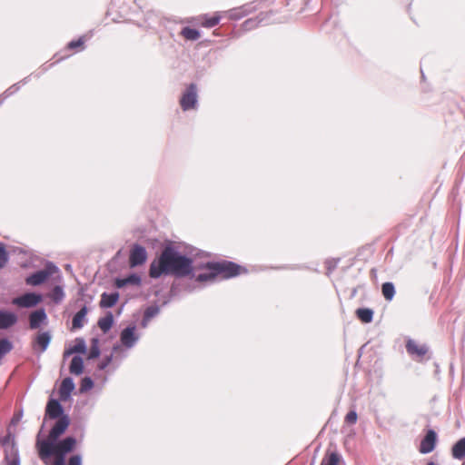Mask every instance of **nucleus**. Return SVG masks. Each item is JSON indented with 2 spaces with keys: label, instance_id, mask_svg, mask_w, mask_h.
Returning <instances> with one entry per match:
<instances>
[{
  "label": "nucleus",
  "instance_id": "1",
  "mask_svg": "<svg viewBox=\"0 0 465 465\" xmlns=\"http://www.w3.org/2000/svg\"><path fill=\"white\" fill-rule=\"evenodd\" d=\"M55 420L56 421L50 430L48 437L36 441L40 459L45 464L53 460L54 462L51 465H82V456L80 454H72L66 460L67 455L75 448L76 439L68 436L59 440V437L64 433L70 424L68 415H63Z\"/></svg>",
  "mask_w": 465,
  "mask_h": 465
},
{
  "label": "nucleus",
  "instance_id": "2",
  "mask_svg": "<svg viewBox=\"0 0 465 465\" xmlns=\"http://www.w3.org/2000/svg\"><path fill=\"white\" fill-rule=\"evenodd\" d=\"M193 272V260L180 253L173 246L166 245L158 258L154 259L149 268V276L158 279L162 275L177 278L185 277Z\"/></svg>",
  "mask_w": 465,
  "mask_h": 465
},
{
  "label": "nucleus",
  "instance_id": "3",
  "mask_svg": "<svg viewBox=\"0 0 465 465\" xmlns=\"http://www.w3.org/2000/svg\"><path fill=\"white\" fill-rule=\"evenodd\" d=\"M206 267L208 270H213L217 276L221 275L225 279L235 277L241 274L242 272H246V269L241 265L229 261L208 262Z\"/></svg>",
  "mask_w": 465,
  "mask_h": 465
},
{
  "label": "nucleus",
  "instance_id": "4",
  "mask_svg": "<svg viewBox=\"0 0 465 465\" xmlns=\"http://www.w3.org/2000/svg\"><path fill=\"white\" fill-rule=\"evenodd\" d=\"M1 444L4 449L5 465H20L19 450L15 442V435L10 430L3 437Z\"/></svg>",
  "mask_w": 465,
  "mask_h": 465
},
{
  "label": "nucleus",
  "instance_id": "5",
  "mask_svg": "<svg viewBox=\"0 0 465 465\" xmlns=\"http://www.w3.org/2000/svg\"><path fill=\"white\" fill-rule=\"evenodd\" d=\"M59 272L58 267L52 262H47L45 268L38 270L25 279V283L31 286H38L46 282L49 277Z\"/></svg>",
  "mask_w": 465,
  "mask_h": 465
},
{
  "label": "nucleus",
  "instance_id": "6",
  "mask_svg": "<svg viewBox=\"0 0 465 465\" xmlns=\"http://www.w3.org/2000/svg\"><path fill=\"white\" fill-rule=\"evenodd\" d=\"M198 104V88L196 84H190L182 94L180 105L183 111L196 108Z\"/></svg>",
  "mask_w": 465,
  "mask_h": 465
},
{
  "label": "nucleus",
  "instance_id": "7",
  "mask_svg": "<svg viewBox=\"0 0 465 465\" xmlns=\"http://www.w3.org/2000/svg\"><path fill=\"white\" fill-rule=\"evenodd\" d=\"M147 259V252L146 249L135 243L133 245L130 255H129V265L131 268H134L143 264Z\"/></svg>",
  "mask_w": 465,
  "mask_h": 465
},
{
  "label": "nucleus",
  "instance_id": "8",
  "mask_svg": "<svg viewBox=\"0 0 465 465\" xmlns=\"http://www.w3.org/2000/svg\"><path fill=\"white\" fill-rule=\"evenodd\" d=\"M42 301V296L35 292H26L13 300V303L22 308H32Z\"/></svg>",
  "mask_w": 465,
  "mask_h": 465
},
{
  "label": "nucleus",
  "instance_id": "9",
  "mask_svg": "<svg viewBox=\"0 0 465 465\" xmlns=\"http://www.w3.org/2000/svg\"><path fill=\"white\" fill-rule=\"evenodd\" d=\"M51 339L52 335L49 331L38 332L32 341L33 350L37 354L45 352L51 342Z\"/></svg>",
  "mask_w": 465,
  "mask_h": 465
},
{
  "label": "nucleus",
  "instance_id": "10",
  "mask_svg": "<svg viewBox=\"0 0 465 465\" xmlns=\"http://www.w3.org/2000/svg\"><path fill=\"white\" fill-rule=\"evenodd\" d=\"M406 351L415 360H421L429 351L426 344H418L414 340L409 339L406 341Z\"/></svg>",
  "mask_w": 465,
  "mask_h": 465
},
{
  "label": "nucleus",
  "instance_id": "11",
  "mask_svg": "<svg viewBox=\"0 0 465 465\" xmlns=\"http://www.w3.org/2000/svg\"><path fill=\"white\" fill-rule=\"evenodd\" d=\"M437 433L434 430L430 429L427 430L425 436L420 441V451L423 454L431 452L436 445Z\"/></svg>",
  "mask_w": 465,
  "mask_h": 465
},
{
  "label": "nucleus",
  "instance_id": "12",
  "mask_svg": "<svg viewBox=\"0 0 465 465\" xmlns=\"http://www.w3.org/2000/svg\"><path fill=\"white\" fill-rule=\"evenodd\" d=\"M139 337L135 334V326H127L120 334V341L124 346L130 349L137 342Z\"/></svg>",
  "mask_w": 465,
  "mask_h": 465
},
{
  "label": "nucleus",
  "instance_id": "13",
  "mask_svg": "<svg viewBox=\"0 0 465 465\" xmlns=\"http://www.w3.org/2000/svg\"><path fill=\"white\" fill-rule=\"evenodd\" d=\"M65 415L64 407L60 403V401L56 399H50L47 401L45 407V416H47L51 420H55L60 418L61 416Z\"/></svg>",
  "mask_w": 465,
  "mask_h": 465
},
{
  "label": "nucleus",
  "instance_id": "14",
  "mask_svg": "<svg viewBox=\"0 0 465 465\" xmlns=\"http://www.w3.org/2000/svg\"><path fill=\"white\" fill-rule=\"evenodd\" d=\"M75 388L74 380L71 377L64 378L59 388V397L63 401H66L70 399L72 392Z\"/></svg>",
  "mask_w": 465,
  "mask_h": 465
},
{
  "label": "nucleus",
  "instance_id": "15",
  "mask_svg": "<svg viewBox=\"0 0 465 465\" xmlns=\"http://www.w3.org/2000/svg\"><path fill=\"white\" fill-rule=\"evenodd\" d=\"M18 321L16 314L7 310H0V330L13 327Z\"/></svg>",
  "mask_w": 465,
  "mask_h": 465
},
{
  "label": "nucleus",
  "instance_id": "16",
  "mask_svg": "<svg viewBox=\"0 0 465 465\" xmlns=\"http://www.w3.org/2000/svg\"><path fill=\"white\" fill-rule=\"evenodd\" d=\"M46 312L43 308L32 312L29 315L30 329H38L41 326V324L46 320Z\"/></svg>",
  "mask_w": 465,
  "mask_h": 465
},
{
  "label": "nucleus",
  "instance_id": "17",
  "mask_svg": "<svg viewBox=\"0 0 465 465\" xmlns=\"http://www.w3.org/2000/svg\"><path fill=\"white\" fill-rule=\"evenodd\" d=\"M142 282L141 277L137 273H130L124 278H116L114 285L116 288L121 289L126 285H140Z\"/></svg>",
  "mask_w": 465,
  "mask_h": 465
},
{
  "label": "nucleus",
  "instance_id": "18",
  "mask_svg": "<svg viewBox=\"0 0 465 465\" xmlns=\"http://www.w3.org/2000/svg\"><path fill=\"white\" fill-rule=\"evenodd\" d=\"M271 14L272 12L260 13L256 17L245 20L242 25V29L244 31H251L256 28L259 25L262 24V22L266 20Z\"/></svg>",
  "mask_w": 465,
  "mask_h": 465
},
{
  "label": "nucleus",
  "instance_id": "19",
  "mask_svg": "<svg viewBox=\"0 0 465 465\" xmlns=\"http://www.w3.org/2000/svg\"><path fill=\"white\" fill-rule=\"evenodd\" d=\"M119 300V292H103L100 300V307L101 308H112L114 307Z\"/></svg>",
  "mask_w": 465,
  "mask_h": 465
},
{
  "label": "nucleus",
  "instance_id": "20",
  "mask_svg": "<svg viewBox=\"0 0 465 465\" xmlns=\"http://www.w3.org/2000/svg\"><path fill=\"white\" fill-rule=\"evenodd\" d=\"M88 309L84 305L79 312H77L72 320V330L81 329L84 325V322Z\"/></svg>",
  "mask_w": 465,
  "mask_h": 465
},
{
  "label": "nucleus",
  "instance_id": "21",
  "mask_svg": "<svg viewBox=\"0 0 465 465\" xmlns=\"http://www.w3.org/2000/svg\"><path fill=\"white\" fill-rule=\"evenodd\" d=\"M114 324V315L111 312H107L104 317L98 320L97 325L104 333L108 332Z\"/></svg>",
  "mask_w": 465,
  "mask_h": 465
},
{
  "label": "nucleus",
  "instance_id": "22",
  "mask_svg": "<svg viewBox=\"0 0 465 465\" xmlns=\"http://www.w3.org/2000/svg\"><path fill=\"white\" fill-rule=\"evenodd\" d=\"M251 11V5H244L237 8H232L229 10L228 13L231 19L239 20L247 15Z\"/></svg>",
  "mask_w": 465,
  "mask_h": 465
},
{
  "label": "nucleus",
  "instance_id": "23",
  "mask_svg": "<svg viewBox=\"0 0 465 465\" xmlns=\"http://www.w3.org/2000/svg\"><path fill=\"white\" fill-rule=\"evenodd\" d=\"M69 371L71 373L80 375L84 371V361L81 356L75 355L72 358Z\"/></svg>",
  "mask_w": 465,
  "mask_h": 465
},
{
  "label": "nucleus",
  "instance_id": "24",
  "mask_svg": "<svg viewBox=\"0 0 465 465\" xmlns=\"http://www.w3.org/2000/svg\"><path fill=\"white\" fill-rule=\"evenodd\" d=\"M356 316L363 323H370L373 319V311L370 308H359L356 310Z\"/></svg>",
  "mask_w": 465,
  "mask_h": 465
},
{
  "label": "nucleus",
  "instance_id": "25",
  "mask_svg": "<svg viewBox=\"0 0 465 465\" xmlns=\"http://www.w3.org/2000/svg\"><path fill=\"white\" fill-rule=\"evenodd\" d=\"M86 352V344L83 338H76L75 343L73 347H71L68 351H64V356H67L71 353H85Z\"/></svg>",
  "mask_w": 465,
  "mask_h": 465
},
{
  "label": "nucleus",
  "instance_id": "26",
  "mask_svg": "<svg viewBox=\"0 0 465 465\" xmlns=\"http://www.w3.org/2000/svg\"><path fill=\"white\" fill-rule=\"evenodd\" d=\"M341 456L336 451H327L320 465H339Z\"/></svg>",
  "mask_w": 465,
  "mask_h": 465
},
{
  "label": "nucleus",
  "instance_id": "27",
  "mask_svg": "<svg viewBox=\"0 0 465 465\" xmlns=\"http://www.w3.org/2000/svg\"><path fill=\"white\" fill-rule=\"evenodd\" d=\"M452 455L456 459H462L465 457V438L459 440L452 447Z\"/></svg>",
  "mask_w": 465,
  "mask_h": 465
},
{
  "label": "nucleus",
  "instance_id": "28",
  "mask_svg": "<svg viewBox=\"0 0 465 465\" xmlns=\"http://www.w3.org/2000/svg\"><path fill=\"white\" fill-rule=\"evenodd\" d=\"M381 292L385 300L391 301L395 295L394 284L391 282H386L382 283Z\"/></svg>",
  "mask_w": 465,
  "mask_h": 465
},
{
  "label": "nucleus",
  "instance_id": "29",
  "mask_svg": "<svg viewBox=\"0 0 465 465\" xmlns=\"http://www.w3.org/2000/svg\"><path fill=\"white\" fill-rule=\"evenodd\" d=\"M181 35L186 39L190 41H195L200 37V32L189 26H185L182 29Z\"/></svg>",
  "mask_w": 465,
  "mask_h": 465
},
{
  "label": "nucleus",
  "instance_id": "30",
  "mask_svg": "<svg viewBox=\"0 0 465 465\" xmlns=\"http://www.w3.org/2000/svg\"><path fill=\"white\" fill-rule=\"evenodd\" d=\"M12 341L7 338L0 339V361L13 350Z\"/></svg>",
  "mask_w": 465,
  "mask_h": 465
},
{
  "label": "nucleus",
  "instance_id": "31",
  "mask_svg": "<svg viewBox=\"0 0 465 465\" xmlns=\"http://www.w3.org/2000/svg\"><path fill=\"white\" fill-rule=\"evenodd\" d=\"M99 341L97 338H93L88 353V359H96L100 356Z\"/></svg>",
  "mask_w": 465,
  "mask_h": 465
},
{
  "label": "nucleus",
  "instance_id": "32",
  "mask_svg": "<svg viewBox=\"0 0 465 465\" xmlns=\"http://www.w3.org/2000/svg\"><path fill=\"white\" fill-rule=\"evenodd\" d=\"M221 17L219 15H214L212 17H208L207 15L203 16L201 24L203 27L212 28L219 24Z\"/></svg>",
  "mask_w": 465,
  "mask_h": 465
},
{
  "label": "nucleus",
  "instance_id": "33",
  "mask_svg": "<svg viewBox=\"0 0 465 465\" xmlns=\"http://www.w3.org/2000/svg\"><path fill=\"white\" fill-rule=\"evenodd\" d=\"M27 83V77L24 78L22 81L13 84L12 86H10L7 90H5L2 94L1 96L2 97H5V99H6L7 97H9L10 95L14 94L15 93H16L21 85L23 84H25Z\"/></svg>",
  "mask_w": 465,
  "mask_h": 465
},
{
  "label": "nucleus",
  "instance_id": "34",
  "mask_svg": "<svg viewBox=\"0 0 465 465\" xmlns=\"http://www.w3.org/2000/svg\"><path fill=\"white\" fill-rule=\"evenodd\" d=\"M9 261V253L3 242H0V270L3 269Z\"/></svg>",
  "mask_w": 465,
  "mask_h": 465
},
{
  "label": "nucleus",
  "instance_id": "35",
  "mask_svg": "<svg viewBox=\"0 0 465 465\" xmlns=\"http://www.w3.org/2000/svg\"><path fill=\"white\" fill-rule=\"evenodd\" d=\"M217 273L213 270H209L207 272H203L197 275L196 281L199 282H208L215 279Z\"/></svg>",
  "mask_w": 465,
  "mask_h": 465
},
{
  "label": "nucleus",
  "instance_id": "36",
  "mask_svg": "<svg viewBox=\"0 0 465 465\" xmlns=\"http://www.w3.org/2000/svg\"><path fill=\"white\" fill-rule=\"evenodd\" d=\"M160 312V309L157 305L148 306L144 311V321H150Z\"/></svg>",
  "mask_w": 465,
  "mask_h": 465
},
{
  "label": "nucleus",
  "instance_id": "37",
  "mask_svg": "<svg viewBox=\"0 0 465 465\" xmlns=\"http://www.w3.org/2000/svg\"><path fill=\"white\" fill-rule=\"evenodd\" d=\"M94 387V381L90 377H84L80 383L79 391L81 393L90 391Z\"/></svg>",
  "mask_w": 465,
  "mask_h": 465
},
{
  "label": "nucleus",
  "instance_id": "38",
  "mask_svg": "<svg viewBox=\"0 0 465 465\" xmlns=\"http://www.w3.org/2000/svg\"><path fill=\"white\" fill-rule=\"evenodd\" d=\"M64 296V290L61 286L59 285H56L54 289H53V299L55 302H59L63 300Z\"/></svg>",
  "mask_w": 465,
  "mask_h": 465
},
{
  "label": "nucleus",
  "instance_id": "39",
  "mask_svg": "<svg viewBox=\"0 0 465 465\" xmlns=\"http://www.w3.org/2000/svg\"><path fill=\"white\" fill-rule=\"evenodd\" d=\"M84 40L83 37L78 38L77 40H73L68 43L67 48L68 49H74L76 47H82L84 46Z\"/></svg>",
  "mask_w": 465,
  "mask_h": 465
},
{
  "label": "nucleus",
  "instance_id": "40",
  "mask_svg": "<svg viewBox=\"0 0 465 465\" xmlns=\"http://www.w3.org/2000/svg\"><path fill=\"white\" fill-rule=\"evenodd\" d=\"M357 417L355 411H350L345 416V421L349 424H354L357 421Z\"/></svg>",
  "mask_w": 465,
  "mask_h": 465
},
{
  "label": "nucleus",
  "instance_id": "41",
  "mask_svg": "<svg viewBox=\"0 0 465 465\" xmlns=\"http://www.w3.org/2000/svg\"><path fill=\"white\" fill-rule=\"evenodd\" d=\"M112 355L105 357L98 365L99 370H104L112 361Z\"/></svg>",
  "mask_w": 465,
  "mask_h": 465
},
{
  "label": "nucleus",
  "instance_id": "42",
  "mask_svg": "<svg viewBox=\"0 0 465 465\" xmlns=\"http://www.w3.org/2000/svg\"><path fill=\"white\" fill-rule=\"evenodd\" d=\"M148 322L149 321H144V317H143V320H142V326L143 327H146Z\"/></svg>",
  "mask_w": 465,
  "mask_h": 465
},
{
  "label": "nucleus",
  "instance_id": "43",
  "mask_svg": "<svg viewBox=\"0 0 465 465\" xmlns=\"http://www.w3.org/2000/svg\"><path fill=\"white\" fill-rule=\"evenodd\" d=\"M18 420H19V416H18V417H14V418L12 419V422H13V423H15V422H16V421H18Z\"/></svg>",
  "mask_w": 465,
  "mask_h": 465
},
{
  "label": "nucleus",
  "instance_id": "44",
  "mask_svg": "<svg viewBox=\"0 0 465 465\" xmlns=\"http://www.w3.org/2000/svg\"><path fill=\"white\" fill-rule=\"evenodd\" d=\"M4 101H5V97H2V96L0 95V105L4 103Z\"/></svg>",
  "mask_w": 465,
  "mask_h": 465
},
{
  "label": "nucleus",
  "instance_id": "45",
  "mask_svg": "<svg viewBox=\"0 0 465 465\" xmlns=\"http://www.w3.org/2000/svg\"><path fill=\"white\" fill-rule=\"evenodd\" d=\"M426 465H435L433 461H429Z\"/></svg>",
  "mask_w": 465,
  "mask_h": 465
}]
</instances>
